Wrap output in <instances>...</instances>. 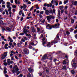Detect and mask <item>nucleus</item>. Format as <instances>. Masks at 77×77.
Listing matches in <instances>:
<instances>
[{"label":"nucleus","instance_id":"nucleus-1","mask_svg":"<svg viewBox=\"0 0 77 77\" xmlns=\"http://www.w3.org/2000/svg\"><path fill=\"white\" fill-rule=\"evenodd\" d=\"M19 71V69L18 68L17 66L15 65L13 67V70H12V72L13 74H15V72L17 73V71Z\"/></svg>","mask_w":77,"mask_h":77},{"label":"nucleus","instance_id":"nucleus-2","mask_svg":"<svg viewBox=\"0 0 77 77\" xmlns=\"http://www.w3.org/2000/svg\"><path fill=\"white\" fill-rule=\"evenodd\" d=\"M60 40V38H59V34H57L56 37L55 39H54L53 41H52L51 42V43L52 44L54 43L56 44V43H57L58 42V40Z\"/></svg>","mask_w":77,"mask_h":77},{"label":"nucleus","instance_id":"nucleus-3","mask_svg":"<svg viewBox=\"0 0 77 77\" xmlns=\"http://www.w3.org/2000/svg\"><path fill=\"white\" fill-rule=\"evenodd\" d=\"M46 18L48 22H50V21H51V19L52 18L53 20V19L55 18V17H54V16H52V15H50L49 16H47L46 17Z\"/></svg>","mask_w":77,"mask_h":77},{"label":"nucleus","instance_id":"nucleus-4","mask_svg":"<svg viewBox=\"0 0 77 77\" xmlns=\"http://www.w3.org/2000/svg\"><path fill=\"white\" fill-rule=\"evenodd\" d=\"M46 28L49 30H51L53 28V25L48 24L47 25Z\"/></svg>","mask_w":77,"mask_h":77},{"label":"nucleus","instance_id":"nucleus-5","mask_svg":"<svg viewBox=\"0 0 77 77\" xmlns=\"http://www.w3.org/2000/svg\"><path fill=\"white\" fill-rule=\"evenodd\" d=\"M43 41V45H44L45 44H46L47 42V39L45 38H43L42 39Z\"/></svg>","mask_w":77,"mask_h":77},{"label":"nucleus","instance_id":"nucleus-6","mask_svg":"<svg viewBox=\"0 0 77 77\" xmlns=\"http://www.w3.org/2000/svg\"><path fill=\"white\" fill-rule=\"evenodd\" d=\"M7 63L8 65H9L11 63L12 64L13 63V61H11V59H8L7 60Z\"/></svg>","mask_w":77,"mask_h":77},{"label":"nucleus","instance_id":"nucleus-7","mask_svg":"<svg viewBox=\"0 0 77 77\" xmlns=\"http://www.w3.org/2000/svg\"><path fill=\"white\" fill-rule=\"evenodd\" d=\"M23 52L25 54H29V51L28 50H24L23 51Z\"/></svg>","mask_w":77,"mask_h":77},{"label":"nucleus","instance_id":"nucleus-8","mask_svg":"<svg viewBox=\"0 0 77 77\" xmlns=\"http://www.w3.org/2000/svg\"><path fill=\"white\" fill-rule=\"evenodd\" d=\"M54 3V2H53V0H52V1H51V3L52 4L50 3V4H47V7H51V6H52V4H53V3Z\"/></svg>","mask_w":77,"mask_h":77},{"label":"nucleus","instance_id":"nucleus-9","mask_svg":"<svg viewBox=\"0 0 77 77\" xmlns=\"http://www.w3.org/2000/svg\"><path fill=\"white\" fill-rule=\"evenodd\" d=\"M46 59H47V54H45L42 57V60H45Z\"/></svg>","mask_w":77,"mask_h":77},{"label":"nucleus","instance_id":"nucleus-10","mask_svg":"<svg viewBox=\"0 0 77 77\" xmlns=\"http://www.w3.org/2000/svg\"><path fill=\"white\" fill-rule=\"evenodd\" d=\"M31 31L32 32H36V29L34 27L32 26L31 27Z\"/></svg>","mask_w":77,"mask_h":77},{"label":"nucleus","instance_id":"nucleus-11","mask_svg":"<svg viewBox=\"0 0 77 77\" xmlns=\"http://www.w3.org/2000/svg\"><path fill=\"white\" fill-rule=\"evenodd\" d=\"M23 32L25 34H26L27 33V32L29 33V30L27 29H23Z\"/></svg>","mask_w":77,"mask_h":77},{"label":"nucleus","instance_id":"nucleus-12","mask_svg":"<svg viewBox=\"0 0 77 77\" xmlns=\"http://www.w3.org/2000/svg\"><path fill=\"white\" fill-rule=\"evenodd\" d=\"M8 41H10V42H13V40L12 38L10 37H8Z\"/></svg>","mask_w":77,"mask_h":77},{"label":"nucleus","instance_id":"nucleus-13","mask_svg":"<svg viewBox=\"0 0 77 77\" xmlns=\"http://www.w3.org/2000/svg\"><path fill=\"white\" fill-rule=\"evenodd\" d=\"M67 61H68V60H65L63 61V65H66V64L67 63Z\"/></svg>","mask_w":77,"mask_h":77},{"label":"nucleus","instance_id":"nucleus-14","mask_svg":"<svg viewBox=\"0 0 77 77\" xmlns=\"http://www.w3.org/2000/svg\"><path fill=\"white\" fill-rule=\"evenodd\" d=\"M58 27L57 24H55L54 25H52V28H58Z\"/></svg>","mask_w":77,"mask_h":77},{"label":"nucleus","instance_id":"nucleus-15","mask_svg":"<svg viewBox=\"0 0 77 77\" xmlns=\"http://www.w3.org/2000/svg\"><path fill=\"white\" fill-rule=\"evenodd\" d=\"M6 69H7L6 67H5L4 68V74H6L7 73V71H6Z\"/></svg>","mask_w":77,"mask_h":77},{"label":"nucleus","instance_id":"nucleus-16","mask_svg":"<svg viewBox=\"0 0 77 77\" xmlns=\"http://www.w3.org/2000/svg\"><path fill=\"white\" fill-rule=\"evenodd\" d=\"M45 14L47 15H49V11L48 10H46L45 11Z\"/></svg>","mask_w":77,"mask_h":77},{"label":"nucleus","instance_id":"nucleus-17","mask_svg":"<svg viewBox=\"0 0 77 77\" xmlns=\"http://www.w3.org/2000/svg\"><path fill=\"white\" fill-rule=\"evenodd\" d=\"M1 57L2 59H4L5 58V56H4V54H2L1 55Z\"/></svg>","mask_w":77,"mask_h":77},{"label":"nucleus","instance_id":"nucleus-18","mask_svg":"<svg viewBox=\"0 0 77 77\" xmlns=\"http://www.w3.org/2000/svg\"><path fill=\"white\" fill-rule=\"evenodd\" d=\"M72 66L73 68H77V64L75 63H73L72 65Z\"/></svg>","mask_w":77,"mask_h":77},{"label":"nucleus","instance_id":"nucleus-19","mask_svg":"<svg viewBox=\"0 0 77 77\" xmlns=\"http://www.w3.org/2000/svg\"><path fill=\"white\" fill-rule=\"evenodd\" d=\"M60 10H58V17H60Z\"/></svg>","mask_w":77,"mask_h":77},{"label":"nucleus","instance_id":"nucleus-20","mask_svg":"<svg viewBox=\"0 0 77 77\" xmlns=\"http://www.w3.org/2000/svg\"><path fill=\"white\" fill-rule=\"evenodd\" d=\"M4 55L5 57H6L8 55V52H5L4 53Z\"/></svg>","mask_w":77,"mask_h":77},{"label":"nucleus","instance_id":"nucleus-21","mask_svg":"<svg viewBox=\"0 0 77 77\" xmlns=\"http://www.w3.org/2000/svg\"><path fill=\"white\" fill-rule=\"evenodd\" d=\"M26 36H29V38H31V35L29 34H28L27 33H26Z\"/></svg>","mask_w":77,"mask_h":77},{"label":"nucleus","instance_id":"nucleus-22","mask_svg":"<svg viewBox=\"0 0 77 77\" xmlns=\"http://www.w3.org/2000/svg\"><path fill=\"white\" fill-rule=\"evenodd\" d=\"M37 43H36V44H35L33 43L32 42L30 44V45H33V46L34 45V46H35L36 45H37Z\"/></svg>","mask_w":77,"mask_h":77},{"label":"nucleus","instance_id":"nucleus-23","mask_svg":"<svg viewBox=\"0 0 77 77\" xmlns=\"http://www.w3.org/2000/svg\"><path fill=\"white\" fill-rule=\"evenodd\" d=\"M67 2H68V0H64V3L65 5L67 3Z\"/></svg>","mask_w":77,"mask_h":77},{"label":"nucleus","instance_id":"nucleus-24","mask_svg":"<svg viewBox=\"0 0 77 77\" xmlns=\"http://www.w3.org/2000/svg\"><path fill=\"white\" fill-rule=\"evenodd\" d=\"M6 29L8 31H11V28L8 27H6Z\"/></svg>","mask_w":77,"mask_h":77},{"label":"nucleus","instance_id":"nucleus-25","mask_svg":"<svg viewBox=\"0 0 77 77\" xmlns=\"http://www.w3.org/2000/svg\"><path fill=\"white\" fill-rule=\"evenodd\" d=\"M71 21L72 24H73V23H74V20L72 19H71Z\"/></svg>","mask_w":77,"mask_h":77},{"label":"nucleus","instance_id":"nucleus-26","mask_svg":"<svg viewBox=\"0 0 77 77\" xmlns=\"http://www.w3.org/2000/svg\"><path fill=\"white\" fill-rule=\"evenodd\" d=\"M66 69V66H63L62 68V69L63 70Z\"/></svg>","mask_w":77,"mask_h":77},{"label":"nucleus","instance_id":"nucleus-27","mask_svg":"<svg viewBox=\"0 0 77 77\" xmlns=\"http://www.w3.org/2000/svg\"><path fill=\"white\" fill-rule=\"evenodd\" d=\"M23 9H26L27 8V6H26V5L25 4H24L23 5Z\"/></svg>","mask_w":77,"mask_h":77},{"label":"nucleus","instance_id":"nucleus-28","mask_svg":"<svg viewBox=\"0 0 77 77\" xmlns=\"http://www.w3.org/2000/svg\"><path fill=\"white\" fill-rule=\"evenodd\" d=\"M11 9H12V8H11V7H9L8 9V12L11 11Z\"/></svg>","mask_w":77,"mask_h":77},{"label":"nucleus","instance_id":"nucleus-29","mask_svg":"<svg viewBox=\"0 0 77 77\" xmlns=\"http://www.w3.org/2000/svg\"><path fill=\"white\" fill-rule=\"evenodd\" d=\"M47 46L48 47H50V42H49L48 43Z\"/></svg>","mask_w":77,"mask_h":77},{"label":"nucleus","instance_id":"nucleus-30","mask_svg":"<svg viewBox=\"0 0 77 77\" xmlns=\"http://www.w3.org/2000/svg\"><path fill=\"white\" fill-rule=\"evenodd\" d=\"M5 11L6 12V15H9V13H8V10L6 9L5 10Z\"/></svg>","mask_w":77,"mask_h":77},{"label":"nucleus","instance_id":"nucleus-31","mask_svg":"<svg viewBox=\"0 0 77 77\" xmlns=\"http://www.w3.org/2000/svg\"><path fill=\"white\" fill-rule=\"evenodd\" d=\"M63 6H61L60 7V10H62L63 9Z\"/></svg>","mask_w":77,"mask_h":77},{"label":"nucleus","instance_id":"nucleus-32","mask_svg":"<svg viewBox=\"0 0 77 77\" xmlns=\"http://www.w3.org/2000/svg\"><path fill=\"white\" fill-rule=\"evenodd\" d=\"M74 34H76L77 33V30L76 29L73 32Z\"/></svg>","mask_w":77,"mask_h":77},{"label":"nucleus","instance_id":"nucleus-33","mask_svg":"<svg viewBox=\"0 0 77 77\" xmlns=\"http://www.w3.org/2000/svg\"><path fill=\"white\" fill-rule=\"evenodd\" d=\"M74 29H72V28H70L69 29V31L70 32H73Z\"/></svg>","mask_w":77,"mask_h":77},{"label":"nucleus","instance_id":"nucleus-34","mask_svg":"<svg viewBox=\"0 0 77 77\" xmlns=\"http://www.w3.org/2000/svg\"><path fill=\"white\" fill-rule=\"evenodd\" d=\"M27 77H31L30 73H28L27 75Z\"/></svg>","mask_w":77,"mask_h":77},{"label":"nucleus","instance_id":"nucleus-35","mask_svg":"<svg viewBox=\"0 0 77 77\" xmlns=\"http://www.w3.org/2000/svg\"><path fill=\"white\" fill-rule=\"evenodd\" d=\"M29 71V72H32V68H29L28 69Z\"/></svg>","mask_w":77,"mask_h":77},{"label":"nucleus","instance_id":"nucleus-36","mask_svg":"<svg viewBox=\"0 0 77 77\" xmlns=\"http://www.w3.org/2000/svg\"><path fill=\"white\" fill-rule=\"evenodd\" d=\"M71 72L72 74H74V73H75V72H74V71L73 70H72V71H71Z\"/></svg>","mask_w":77,"mask_h":77},{"label":"nucleus","instance_id":"nucleus-37","mask_svg":"<svg viewBox=\"0 0 77 77\" xmlns=\"http://www.w3.org/2000/svg\"><path fill=\"white\" fill-rule=\"evenodd\" d=\"M21 45L20 43H17V46H18V47H21Z\"/></svg>","mask_w":77,"mask_h":77},{"label":"nucleus","instance_id":"nucleus-38","mask_svg":"<svg viewBox=\"0 0 77 77\" xmlns=\"http://www.w3.org/2000/svg\"><path fill=\"white\" fill-rule=\"evenodd\" d=\"M19 15H21L22 14V11H20L19 12Z\"/></svg>","mask_w":77,"mask_h":77},{"label":"nucleus","instance_id":"nucleus-39","mask_svg":"<svg viewBox=\"0 0 77 77\" xmlns=\"http://www.w3.org/2000/svg\"><path fill=\"white\" fill-rule=\"evenodd\" d=\"M66 34H67V35H69V34H70V32L68 31H66Z\"/></svg>","mask_w":77,"mask_h":77},{"label":"nucleus","instance_id":"nucleus-40","mask_svg":"<svg viewBox=\"0 0 77 77\" xmlns=\"http://www.w3.org/2000/svg\"><path fill=\"white\" fill-rule=\"evenodd\" d=\"M23 38H24V39L25 40V41H27V39H28V38H26V37H24Z\"/></svg>","mask_w":77,"mask_h":77},{"label":"nucleus","instance_id":"nucleus-41","mask_svg":"<svg viewBox=\"0 0 77 77\" xmlns=\"http://www.w3.org/2000/svg\"><path fill=\"white\" fill-rule=\"evenodd\" d=\"M55 3L56 6H57V5H58V2H57V1H55Z\"/></svg>","mask_w":77,"mask_h":77},{"label":"nucleus","instance_id":"nucleus-42","mask_svg":"<svg viewBox=\"0 0 77 77\" xmlns=\"http://www.w3.org/2000/svg\"><path fill=\"white\" fill-rule=\"evenodd\" d=\"M64 11H65V9H64L63 10H61L60 11L61 13V14H63V12H64Z\"/></svg>","mask_w":77,"mask_h":77},{"label":"nucleus","instance_id":"nucleus-43","mask_svg":"<svg viewBox=\"0 0 77 77\" xmlns=\"http://www.w3.org/2000/svg\"><path fill=\"white\" fill-rule=\"evenodd\" d=\"M65 13L66 14H67L68 13V10H66L65 11Z\"/></svg>","mask_w":77,"mask_h":77},{"label":"nucleus","instance_id":"nucleus-44","mask_svg":"<svg viewBox=\"0 0 77 77\" xmlns=\"http://www.w3.org/2000/svg\"><path fill=\"white\" fill-rule=\"evenodd\" d=\"M37 32H39L40 31V28H37Z\"/></svg>","mask_w":77,"mask_h":77},{"label":"nucleus","instance_id":"nucleus-45","mask_svg":"<svg viewBox=\"0 0 77 77\" xmlns=\"http://www.w3.org/2000/svg\"><path fill=\"white\" fill-rule=\"evenodd\" d=\"M45 21V19H44L41 22V23H42L43 24H44V22Z\"/></svg>","mask_w":77,"mask_h":77},{"label":"nucleus","instance_id":"nucleus-46","mask_svg":"<svg viewBox=\"0 0 77 77\" xmlns=\"http://www.w3.org/2000/svg\"><path fill=\"white\" fill-rule=\"evenodd\" d=\"M14 57L16 59H17V60H18L19 59L17 57V56H14Z\"/></svg>","mask_w":77,"mask_h":77},{"label":"nucleus","instance_id":"nucleus-47","mask_svg":"<svg viewBox=\"0 0 77 77\" xmlns=\"http://www.w3.org/2000/svg\"><path fill=\"white\" fill-rule=\"evenodd\" d=\"M4 64L5 66H7V65H8V64L6 62L4 63Z\"/></svg>","mask_w":77,"mask_h":77},{"label":"nucleus","instance_id":"nucleus-48","mask_svg":"<svg viewBox=\"0 0 77 77\" xmlns=\"http://www.w3.org/2000/svg\"><path fill=\"white\" fill-rule=\"evenodd\" d=\"M77 1H75L74 2V5H77Z\"/></svg>","mask_w":77,"mask_h":77},{"label":"nucleus","instance_id":"nucleus-49","mask_svg":"<svg viewBox=\"0 0 77 77\" xmlns=\"http://www.w3.org/2000/svg\"><path fill=\"white\" fill-rule=\"evenodd\" d=\"M40 14H44V11H41L40 12Z\"/></svg>","mask_w":77,"mask_h":77},{"label":"nucleus","instance_id":"nucleus-50","mask_svg":"<svg viewBox=\"0 0 77 77\" xmlns=\"http://www.w3.org/2000/svg\"><path fill=\"white\" fill-rule=\"evenodd\" d=\"M21 41L22 42H25V40H24V38H22L21 40Z\"/></svg>","mask_w":77,"mask_h":77},{"label":"nucleus","instance_id":"nucleus-51","mask_svg":"<svg viewBox=\"0 0 77 77\" xmlns=\"http://www.w3.org/2000/svg\"><path fill=\"white\" fill-rule=\"evenodd\" d=\"M24 35V34L23 32H22L20 34V35Z\"/></svg>","mask_w":77,"mask_h":77},{"label":"nucleus","instance_id":"nucleus-52","mask_svg":"<svg viewBox=\"0 0 77 77\" xmlns=\"http://www.w3.org/2000/svg\"><path fill=\"white\" fill-rule=\"evenodd\" d=\"M29 48H30V49H32V46L31 45H29Z\"/></svg>","mask_w":77,"mask_h":77},{"label":"nucleus","instance_id":"nucleus-53","mask_svg":"<svg viewBox=\"0 0 77 77\" xmlns=\"http://www.w3.org/2000/svg\"><path fill=\"white\" fill-rule=\"evenodd\" d=\"M17 75H19V74H20V71H17Z\"/></svg>","mask_w":77,"mask_h":77},{"label":"nucleus","instance_id":"nucleus-54","mask_svg":"<svg viewBox=\"0 0 77 77\" xmlns=\"http://www.w3.org/2000/svg\"><path fill=\"white\" fill-rule=\"evenodd\" d=\"M12 8H16V6H15V5H13L12 6Z\"/></svg>","mask_w":77,"mask_h":77},{"label":"nucleus","instance_id":"nucleus-55","mask_svg":"<svg viewBox=\"0 0 77 77\" xmlns=\"http://www.w3.org/2000/svg\"><path fill=\"white\" fill-rule=\"evenodd\" d=\"M3 21H2V20H0V24H3Z\"/></svg>","mask_w":77,"mask_h":77},{"label":"nucleus","instance_id":"nucleus-56","mask_svg":"<svg viewBox=\"0 0 77 77\" xmlns=\"http://www.w3.org/2000/svg\"><path fill=\"white\" fill-rule=\"evenodd\" d=\"M45 69H46V72H47V73L48 72V69H46V68H45Z\"/></svg>","mask_w":77,"mask_h":77},{"label":"nucleus","instance_id":"nucleus-57","mask_svg":"<svg viewBox=\"0 0 77 77\" xmlns=\"http://www.w3.org/2000/svg\"><path fill=\"white\" fill-rule=\"evenodd\" d=\"M24 2H26V3H27L28 2V0H23Z\"/></svg>","mask_w":77,"mask_h":77},{"label":"nucleus","instance_id":"nucleus-58","mask_svg":"<svg viewBox=\"0 0 77 77\" xmlns=\"http://www.w3.org/2000/svg\"><path fill=\"white\" fill-rule=\"evenodd\" d=\"M9 45L10 46H11L12 45V43L11 42H9Z\"/></svg>","mask_w":77,"mask_h":77},{"label":"nucleus","instance_id":"nucleus-59","mask_svg":"<svg viewBox=\"0 0 77 77\" xmlns=\"http://www.w3.org/2000/svg\"><path fill=\"white\" fill-rule=\"evenodd\" d=\"M38 74L40 76H41V75H42V73H41V72L39 73Z\"/></svg>","mask_w":77,"mask_h":77},{"label":"nucleus","instance_id":"nucleus-60","mask_svg":"<svg viewBox=\"0 0 77 77\" xmlns=\"http://www.w3.org/2000/svg\"><path fill=\"white\" fill-rule=\"evenodd\" d=\"M68 6H65V7H64V8H65L64 10H65V9H68Z\"/></svg>","mask_w":77,"mask_h":77},{"label":"nucleus","instance_id":"nucleus-61","mask_svg":"<svg viewBox=\"0 0 77 77\" xmlns=\"http://www.w3.org/2000/svg\"><path fill=\"white\" fill-rule=\"evenodd\" d=\"M1 38L2 39H5V36L3 35L1 36Z\"/></svg>","mask_w":77,"mask_h":77},{"label":"nucleus","instance_id":"nucleus-62","mask_svg":"<svg viewBox=\"0 0 77 77\" xmlns=\"http://www.w3.org/2000/svg\"><path fill=\"white\" fill-rule=\"evenodd\" d=\"M19 76L20 77H23V74H20V75H19Z\"/></svg>","mask_w":77,"mask_h":77},{"label":"nucleus","instance_id":"nucleus-63","mask_svg":"<svg viewBox=\"0 0 77 77\" xmlns=\"http://www.w3.org/2000/svg\"><path fill=\"white\" fill-rule=\"evenodd\" d=\"M65 57L66 58V59H68V56H67L66 55Z\"/></svg>","mask_w":77,"mask_h":77},{"label":"nucleus","instance_id":"nucleus-64","mask_svg":"<svg viewBox=\"0 0 77 77\" xmlns=\"http://www.w3.org/2000/svg\"><path fill=\"white\" fill-rule=\"evenodd\" d=\"M5 49H8V47L7 46H5Z\"/></svg>","mask_w":77,"mask_h":77}]
</instances>
